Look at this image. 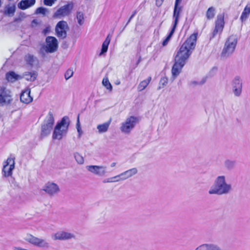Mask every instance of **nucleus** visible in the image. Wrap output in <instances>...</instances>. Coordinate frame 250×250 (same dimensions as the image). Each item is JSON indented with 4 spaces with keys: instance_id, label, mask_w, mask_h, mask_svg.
Listing matches in <instances>:
<instances>
[{
    "instance_id": "obj_1",
    "label": "nucleus",
    "mask_w": 250,
    "mask_h": 250,
    "mask_svg": "<svg viewBox=\"0 0 250 250\" xmlns=\"http://www.w3.org/2000/svg\"><path fill=\"white\" fill-rule=\"evenodd\" d=\"M197 40V34H192L182 44L177 53L175 60L186 64L195 48Z\"/></svg>"
},
{
    "instance_id": "obj_2",
    "label": "nucleus",
    "mask_w": 250,
    "mask_h": 250,
    "mask_svg": "<svg viewBox=\"0 0 250 250\" xmlns=\"http://www.w3.org/2000/svg\"><path fill=\"white\" fill-rule=\"evenodd\" d=\"M232 185L227 182L225 175H219L216 177L214 185L208 191L209 195H223L230 193L232 191Z\"/></svg>"
},
{
    "instance_id": "obj_3",
    "label": "nucleus",
    "mask_w": 250,
    "mask_h": 250,
    "mask_svg": "<svg viewBox=\"0 0 250 250\" xmlns=\"http://www.w3.org/2000/svg\"><path fill=\"white\" fill-rule=\"evenodd\" d=\"M69 125L68 118L66 117L62 118L61 121L55 127L52 135L53 139L60 140L65 136L67 134Z\"/></svg>"
},
{
    "instance_id": "obj_4",
    "label": "nucleus",
    "mask_w": 250,
    "mask_h": 250,
    "mask_svg": "<svg viewBox=\"0 0 250 250\" xmlns=\"http://www.w3.org/2000/svg\"><path fill=\"white\" fill-rule=\"evenodd\" d=\"M237 41L236 35H234L230 36L227 39L221 54L222 58L226 59L233 53L237 43Z\"/></svg>"
},
{
    "instance_id": "obj_5",
    "label": "nucleus",
    "mask_w": 250,
    "mask_h": 250,
    "mask_svg": "<svg viewBox=\"0 0 250 250\" xmlns=\"http://www.w3.org/2000/svg\"><path fill=\"white\" fill-rule=\"evenodd\" d=\"M139 122V118L136 116H130L126 118L120 127L122 132L128 134L134 128Z\"/></svg>"
},
{
    "instance_id": "obj_6",
    "label": "nucleus",
    "mask_w": 250,
    "mask_h": 250,
    "mask_svg": "<svg viewBox=\"0 0 250 250\" xmlns=\"http://www.w3.org/2000/svg\"><path fill=\"white\" fill-rule=\"evenodd\" d=\"M13 100L11 91L5 87L0 88V106L8 105Z\"/></svg>"
},
{
    "instance_id": "obj_7",
    "label": "nucleus",
    "mask_w": 250,
    "mask_h": 250,
    "mask_svg": "<svg viewBox=\"0 0 250 250\" xmlns=\"http://www.w3.org/2000/svg\"><path fill=\"white\" fill-rule=\"evenodd\" d=\"M24 239L26 241L39 248L44 249L50 248V244L45 240L35 237L31 234H27Z\"/></svg>"
},
{
    "instance_id": "obj_8",
    "label": "nucleus",
    "mask_w": 250,
    "mask_h": 250,
    "mask_svg": "<svg viewBox=\"0 0 250 250\" xmlns=\"http://www.w3.org/2000/svg\"><path fill=\"white\" fill-rule=\"evenodd\" d=\"M86 169L94 175L104 177L107 173V167L104 166L89 165L86 167Z\"/></svg>"
},
{
    "instance_id": "obj_9",
    "label": "nucleus",
    "mask_w": 250,
    "mask_h": 250,
    "mask_svg": "<svg viewBox=\"0 0 250 250\" xmlns=\"http://www.w3.org/2000/svg\"><path fill=\"white\" fill-rule=\"evenodd\" d=\"M15 168V159L11 157H8L6 161L3 162L2 169L3 175L4 177L11 176L12 171Z\"/></svg>"
},
{
    "instance_id": "obj_10",
    "label": "nucleus",
    "mask_w": 250,
    "mask_h": 250,
    "mask_svg": "<svg viewBox=\"0 0 250 250\" xmlns=\"http://www.w3.org/2000/svg\"><path fill=\"white\" fill-rule=\"evenodd\" d=\"M73 7V4L72 2L61 7L54 13V17L61 18L68 16L71 13Z\"/></svg>"
},
{
    "instance_id": "obj_11",
    "label": "nucleus",
    "mask_w": 250,
    "mask_h": 250,
    "mask_svg": "<svg viewBox=\"0 0 250 250\" xmlns=\"http://www.w3.org/2000/svg\"><path fill=\"white\" fill-rule=\"evenodd\" d=\"M42 190L49 196H55L61 191L59 185L51 182L46 183L43 187Z\"/></svg>"
},
{
    "instance_id": "obj_12",
    "label": "nucleus",
    "mask_w": 250,
    "mask_h": 250,
    "mask_svg": "<svg viewBox=\"0 0 250 250\" xmlns=\"http://www.w3.org/2000/svg\"><path fill=\"white\" fill-rule=\"evenodd\" d=\"M68 29V26L66 21H62L58 22L56 26L55 31L58 37L64 39L66 37V32Z\"/></svg>"
},
{
    "instance_id": "obj_13",
    "label": "nucleus",
    "mask_w": 250,
    "mask_h": 250,
    "mask_svg": "<svg viewBox=\"0 0 250 250\" xmlns=\"http://www.w3.org/2000/svg\"><path fill=\"white\" fill-rule=\"evenodd\" d=\"M225 25L224 14H218L215 22V28L212 33V37L217 34H221L223 30Z\"/></svg>"
},
{
    "instance_id": "obj_14",
    "label": "nucleus",
    "mask_w": 250,
    "mask_h": 250,
    "mask_svg": "<svg viewBox=\"0 0 250 250\" xmlns=\"http://www.w3.org/2000/svg\"><path fill=\"white\" fill-rule=\"evenodd\" d=\"M45 51L48 53L55 52L58 48L57 40L54 37L48 36L46 38Z\"/></svg>"
},
{
    "instance_id": "obj_15",
    "label": "nucleus",
    "mask_w": 250,
    "mask_h": 250,
    "mask_svg": "<svg viewBox=\"0 0 250 250\" xmlns=\"http://www.w3.org/2000/svg\"><path fill=\"white\" fill-rule=\"evenodd\" d=\"M232 87L235 96H239L242 93V81L239 76H236L232 80Z\"/></svg>"
},
{
    "instance_id": "obj_16",
    "label": "nucleus",
    "mask_w": 250,
    "mask_h": 250,
    "mask_svg": "<svg viewBox=\"0 0 250 250\" xmlns=\"http://www.w3.org/2000/svg\"><path fill=\"white\" fill-rule=\"evenodd\" d=\"M180 2H175L174 5V9L173 14V22L172 26L176 27L179 21L180 14L182 11V6L179 5Z\"/></svg>"
},
{
    "instance_id": "obj_17",
    "label": "nucleus",
    "mask_w": 250,
    "mask_h": 250,
    "mask_svg": "<svg viewBox=\"0 0 250 250\" xmlns=\"http://www.w3.org/2000/svg\"><path fill=\"white\" fill-rule=\"evenodd\" d=\"M185 64L175 60L174 64L172 68L171 73L173 79L177 77L181 73Z\"/></svg>"
},
{
    "instance_id": "obj_18",
    "label": "nucleus",
    "mask_w": 250,
    "mask_h": 250,
    "mask_svg": "<svg viewBox=\"0 0 250 250\" xmlns=\"http://www.w3.org/2000/svg\"><path fill=\"white\" fill-rule=\"evenodd\" d=\"M30 89H26L21 93L20 100L22 103L29 104L33 101V98L30 96Z\"/></svg>"
},
{
    "instance_id": "obj_19",
    "label": "nucleus",
    "mask_w": 250,
    "mask_h": 250,
    "mask_svg": "<svg viewBox=\"0 0 250 250\" xmlns=\"http://www.w3.org/2000/svg\"><path fill=\"white\" fill-rule=\"evenodd\" d=\"M138 170L136 167H133L121 173L122 178L125 181L129 179L138 173Z\"/></svg>"
},
{
    "instance_id": "obj_20",
    "label": "nucleus",
    "mask_w": 250,
    "mask_h": 250,
    "mask_svg": "<svg viewBox=\"0 0 250 250\" xmlns=\"http://www.w3.org/2000/svg\"><path fill=\"white\" fill-rule=\"evenodd\" d=\"M195 250H223L219 246L213 244H204L198 247Z\"/></svg>"
},
{
    "instance_id": "obj_21",
    "label": "nucleus",
    "mask_w": 250,
    "mask_h": 250,
    "mask_svg": "<svg viewBox=\"0 0 250 250\" xmlns=\"http://www.w3.org/2000/svg\"><path fill=\"white\" fill-rule=\"evenodd\" d=\"M74 237V235L68 232L62 231L56 233L54 235L55 240H66Z\"/></svg>"
},
{
    "instance_id": "obj_22",
    "label": "nucleus",
    "mask_w": 250,
    "mask_h": 250,
    "mask_svg": "<svg viewBox=\"0 0 250 250\" xmlns=\"http://www.w3.org/2000/svg\"><path fill=\"white\" fill-rule=\"evenodd\" d=\"M111 122V119H110L108 121L103 124L98 125L97 126L98 133L102 134L106 132L108 130Z\"/></svg>"
},
{
    "instance_id": "obj_23",
    "label": "nucleus",
    "mask_w": 250,
    "mask_h": 250,
    "mask_svg": "<svg viewBox=\"0 0 250 250\" xmlns=\"http://www.w3.org/2000/svg\"><path fill=\"white\" fill-rule=\"evenodd\" d=\"M35 3V0H21L18 4V7L21 9L24 10L33 5Z\"/></svg>"
},
{
    "instance_id": "obj_24",
    "label": "nucleus",
    "mask_w": 250,
    "mask_h": 250,
    "mask_svg": "<svg viewBox=\"0 0 250 250\" xmlns=\"http://www.w3.org/2000/svg\"><path fill=\"white\" fill-rule=\"evenodd\" d=\"M21 77L16 74L15 72L11 71L8 72L6 75V78L7 80L11 83L15 82V81L21 79Z\"/></svg>"
},
{
    "instance_id": "obj_25",
    "label": "nucleus",
    "mask_w": 250,
    "mask_h": 250,
    "mask_svg": "<svg viewBox=\"0 0 250 250\" xmlns=\"http://www.w3.org/2000/svg\"><path fill=\"white\" fill-rule=\"evenodd\" d=\"M43 124L46 125H48L52 128L53 125L54 124V118L52 112L49 111L46 116Z\"/></svg>"
},
{
    "instance_id": "obj_26",
    "label": "nucleus",
    "mask_w": 250,
    "mask_h": 250,
    "mask_svg": "<svg viewBox=\"0 0 250 250\" xmlns=\"http://www.w3.org/2000/svg\"><path fill=\"white\" fill-rule=\"evenodd\" d=\"M110 41H111V37H110V34H108L107 35V36L106 37L105 40L103 43L101 52L100 53V56L107 52L108 47V45L110 42Z\"/></svg>"
},
{
    "instance_id": "obj_27",
    "label": "nucleus",
    "mask_w": 250,
    "mask_h": 250,
    "mask_svg": "<svg viewBox=\"0 0 250 250\" xmlns=\"http://www.w3.org/2000/svg\"><path fill=\"white\" fill-rule=\"evenodd\" d=\"M250 14V4H247L245 6L240 17L242 21H245L249 17Z\"/></svg>"
},
{
    "instance_id": "obj_28",
    "label": "nucleus",
    "mask_w": 250,
    "mask_h": 250,
    "mask_svg": "<svg viewBox=\"0 0 250 250\" xmlns=\"http://www.w3.org/2000/svg\"><path fill=\"white\" fill-rule=\"evenodd\" d=\"M151 80V78L149 77L147 79L141 82L137 87L138 91H142L144 90L148 85Z\"/></svg>"
},
{
    "instance_id": "obj_29",
    "label": "nucleus",
    "mask_w": 250,
    "mask_h": 250,
    "mask_svg": "<svg viewBox=\"0 0 250 250\" xmlns=\"http://www.w3.org/2000/svg\"><path fill=\"white\" fill-rule=\"evenodd\" d=\"M16 10V6L14 5H8L5 8L4 14L9 16H12L14 15Z\"/></svg>"
},
{
    "instance_id": "obj_30",
    "label": "nucleus",
    "mask_w": 250,
    "mask_h": 250,
    "mask_svg": "<svg viewBox=\"0 0 250 250\" xmlns=\"http://www.w3.org/2000/svg\"><path fill=\"white\" fill-rule=\"evenodd\" d=\"M52 128L48 125H46L43 124L42 126V132L41 135L42 137H45L50 134L51 131L52 130Z\"/></svg>"
},
{
    "instance_id": "obj_31",
    "label": "nucleus",
    "mask_w": 250,
    "mask_h": 250,
    "mask_svg": "<svg viewBox=\"0 0 250 250\" xmlns=\"http://www.w3.org/2000/svg\"><path fill=\"white\" fill-rule=\"evenodd\" d=\"M236 165V162L234 160L227 159L224 162L225 167L229 170L232 169L234 168Z\"/></svg>"
},
{
    "instance_id": "obj_32",
    "label": "nucleus",
    "mask_w": 250,
    "mask_h": 250,
    "mask_svg": "<svg viewBox=\"0 0 250 250\" xmlns=\"http://www.w3.org/2000/svg\"><path fill=\"white\" fill-rule=\"evenodd\" d=\"M37 74L35 72H25L24 74V78L30 81H34L36 80Z\"/></svg>"
},
{
    "instance_id": "obj_33",
    "label": "nucleus",
    "mask_w": 250,
    "mask_h": 250,
    "mask_svg": "<svg viewBox=\"0 0 250 250\" xmlns=\"http://www.w3.org/2000/svg\"><path fill=\"white\" fill-rule=\"evenodd\" d=\"M215 9L213 7H209L206 12V17L208 20L213 19L215 16Z\"/></svg>"
},
{
    "instance_id": "obj_34",
    "label": "nucleus",
    "mask_w": 250,
    "mask_h": 250,
    "mask_svg": "<svg viewBox=\"0 0 250 250\" xmlns=\"http://www.w3.org/2000/svg\"><path fill=\"white\" fill-rule=\"evenodd\" d=\"M167 124V115L163 114L160 118L159 127L164 128Z\"/></svg>"
},
{
    "instance_id": "obj_35",
    "label": "nucleus",
    "mask_w": 250,
    "mask_h": 250,
    "mask_svg": "<svg viewBox=\"0 0 250 250\" xmlns=\"http://www.w3.org/2000/svg\"><path fill=\"white\" fill-rule=\"evenodd\" d=\"M176 27H174V26H172V28L171 30V31L170 32L168 35L167 36V37L166 38V39L163 42L162 45L163 46H165L167 45L170 41L171 37L172 36L173 34H174L175 32V30Z\"/></svg>"
},
{
    "instance_id": "obj_36",
    "label": "nucleus",
    "mask_w": 250,
    "mask_h": 250,
    "mask_svg": "<svg viewBox=\"0 0 250 250\" xmlns=\"http://www.w3.org/2000/svg\"><path fill=\"white\" fill-rule=\"evenodd\" d=\"M76 18L78 21V23L80 25H82L83 24L84 19V15L83 12H77L76 15Z\"/></svg>"
},
{
    "instance_id": "obj_37",
    "label": "nucleus",
    "mask_w": 250,
    "mask_h": 250,
    "mask_svg": "<svg viewBox=\"0 0 250 250\" xmlns=\"http://www.w3.org/2000/svg\"><path fill=\"white\" fill-rule=\"evenodd\" d=\"M102 83L107 89L110 91L112 90V86L110 83L107 77H105L103 79Z\"/></svg>"
},
{
    "instance_id": "obj_38",
    "label": "nucleus",
    "mask_w": 250,
    "mask_h": 250,
    "mask_svg": "<svg viewBox=\"0 0 250 250\" xmlns=\"http://www.w3.org/2000/svg\"><path fill=\"white\" fill-rule=\"evenodd\" d=\"M121 174L116 175L115 176H114L113 177H111L109 179H108L106 181H104V183L106 182H119L120 181H123L122 178Z\"/></svg>"
},
{
    "instance_id": "obj_39",
    "label": "nucleus",
    "mask_w": 250,
    "mask_h": 250,
    "mask_svg": "<svg viewBox=\"0 0 250 250\" xmlns=\"http://www.w3.org/2000/svg\"><path fill=\"white\" fill-rule=\"evenodd\" d=\"M36 60V58L32 55L28 54L25 56V61L31 65H33Z\"/></svg>"
},
{
    "instance_id": "obj_40",
    "label": "nucleus",
    "mask_w": 250,
    "mask_h": 250,
    "mask_svg": "<svg viewBox=\"0 0 250 250\" xmlns=\"http://www.w3.org/2000/svg\"><path fill=\"white\" fill-rule=\"evenodd\" d=\"M74 157L75 158L76 161L78 163H79L80 164H82L83 163V162H84L83 158L79 153H75L74 154Z\"/></svg>"
},
{
    "instance_id": "obj_41",
    "label": "nucleus",
    "mask_w": 250,
    "mask_h": 250,
    "mask_svg": "<svg viewBox=\"0 0 250 250\" xmlns=\"http://www.w3.org/2000/svg\"><path fill=\"white\" fill-rule=\"evenodd\" d=\"M73 75V71L72 69H68L65 72L64 77L65 79L67 80L70 78Z\"/></svg>"
},
{
    "instance_id": "obj_42",
    "label": "nucleus",
    "mask_w": 250,
    "mask_h": 250,
    "mask_svg": "<svg viewBox=\"0 0 250 250\" xmlns=\"http://www.w3.org/2000/svg\"><path fill=\"white\" fill-rule=\"evenodd\" d=\"M36 12L44 15L48 12V10L46 8L39 7L37 9Z\"/></svg>"
},
{
    "instance_id": "obj_43",
    "label": "nucleus",
    "mask_w": 250,
    "mask_h": 250,
    "mask_svg": "<svg viewBox=\"0 0 250 250\" xmlns=\"http://www.w3.org/2000/svg\"><path fill=\"white\" fill-rule=\"evenodd\" d=\"M77 129L78 132L79 133L78 137L79 138H80L81 136V135L82 134V131L81 127L80 126V121H79V116L78 117V119H77Z\"/></svg>"
},
{
    "instance_id": "obj_44",
    "label": "nucleus",
    "mask_w": 250,
    "mask_h": 250,
    "mask_svg": "<svg viewBox=\"0 0 250 250\" xmlns=\"http://www.w3.org/2000/svg\"><path fill=\"white\" fill-rule=\"evenodd\" d=\"M57 0H44V4L47 6H52Z\"/></svg>"
},
{
    "instance_id": "obj_45",
    "label": "nucleus",
    "mask_w": 250,
    "mask_h": 250,
    "mask_svg": "<svg viewBox=\"0 0 250 250\" xmlns=\"http://www.w3.org/2000/svg\"><path fill=\"white\" fill-rule=\"evenodd\" d=\"M167 79L165 77L162 78L160 81V84L162 85L163 86H164L166 85L167 83Z\"/></svg>"
},
{
    "instance_id": "obj_46",
    "label": "nucleus",
    "mask_w": 250,
    "mask_h": 250,
    "mask_svg": "<svg viewBox=\"0 0 250 250\" xmlns=\"http://www.w3.org/2000/svg\"><path fill=\"white\" fill-rule=\"evenodd\" d=\"M49 27H46L45 29H44L43 30L42 32H43V33L44 35H45V34H46L48 33V32L49 31Z\"/></svg>"
},
{
    "instance_id": "obj_47",
    "label": "nucleus",
    "mask_w": 250,
    "mask_h": 250,
    "mask_svg": "<svg viewBox=\"0 0 250 250\" xmlns=\"http://www.w3.org/2000/svg\"><path fill=\"white\" fill-rule=\"evenodd\" d=\"M136 13V11H134V13H133V14L130 16V17L127 22V23L130 21L134 17V16L135 15Z\"/></svg>"
},
{
    "instance_id": "obj_48",
    "label": "nucleus",
    "mask_w": 250,
    "mask_h": 250,
    "mask_svg": "<svg viewBox=\"0 0 250 250\" xmlns=\"http://www.w3.org/2000/svg\"><path fill=\"white\" fill-rule=\"evenodd\" d=\"M116 165V163H111V167H114Z\"/></svg>"
},
{
    "instance_id": "obj_49",
    "label": "nucleus",
    "mask_w": 250,
    "mask_h": 250,
    "mask_svg": "<svg viewBox=\"0 0 250 250\" xmlns=\"http://www.w3.org/2000/svg\"><path fill=\"white\" fill-rule=\"evenodd\" d=\"M115 84H116V85H119V84H120V81H117V82H116Z\"/></svg>"
},
{
    "instance_id": "obj_50",
    "label": "nucleus",
    "mask_w": 250,
    "mask_h": 250,
    "mask_svg": "<svg viewBox=\"0 0 250 250\" xmlns=\"http://www.w3.org/2000/svg\"><path fill=\"white\" fill-rule=\"evenodd\" d=\"M163 0H156V2H160V4L161 3V2L163 1Z\"/></svg>"
},
{
    "instance_id": "obj_51",
    "label": "nucleus",
    "mask_w": 250,
    "mask_h": 250,
    "mask_svg": "<svg viewBox=\"0 0 250 250\" xmlns=\"http://www.w3.org/2000/svg\"><path fill=\"white\" fill-rule=\"evenodd\" d=\"M181 1V0H175V2H180Z\"/></svg>"
},
{
    "instance_id": "obj_52",
    "label": "nucleus",
    "mask_w": 250,
    "mask_h": 250,
    "mask_svg": "<svg viewBox=\"0 0 250 250\" xmlns=\"http://www.w3.org/2000/svg\"><path fill=\"white\" fill-rule=\"evenodd\" d=\"M1 0H0V7L1 6Z\"/></svg>"
},
{
    "instance_id": "obj_53",
    "label": "nucleus",
    "mask_w": 250,
    "mask_h": 250,
    "mask_svg": "<svg viewBox=\"0 0 250 250\" xmlns=\"http://www.w3.org/2000/svg\"><path fill=\"white\" fill-rule=\"evenodd\" d=\"M35 21H36L35 20H33V22H35Z\"/></svg>"
}]
</instances>
